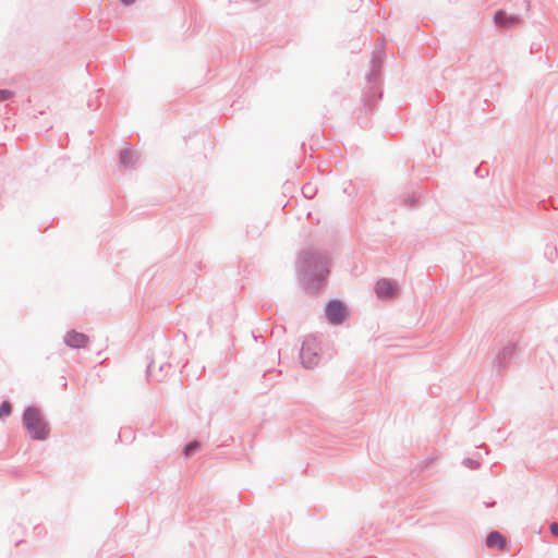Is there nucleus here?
Instances as JSON below:
<instances>
[{"label": "nucleus", "mask_w": 558, "mask_h": 558, "mask_svg": "<svg viewBox=\"0 0 558 558\" xmlns=\"http://www.w3.org/2000/svg\"><path fill=\"white\" fill-rule=\"evenodd\" d=\"M63 341L71 349H82L86 347L88 337L83 332L70 330L64 335Z\"/></svg>", "instance_id": "f8f14e48"}, {"label": "nucleus", "mask_w": 558, "mask_h": 558, "mask_svg": "<svg viewBox=\"0 0 558 558\" xmlns=\"http://www.w3.org/2000/svg\"><path fill=\"white\" fill-rule=\"evenodd\" d=\"M422 196L423 193L418 187L416 190H407L398 196V202L408 209H416L421 206Z\"/></svg>", "instance_id": "9b49d317"}, {"label": "nucleus", "mask_w": 558, "mask_h": 558, "mask_svg": "<svg viewBox=\"0 0 558 558\" xmlns=\"http://www.w3.org/2000/svg\"><path fill=\"white\" fill-rule=\"evenodd\" d=\"M474 173L476 177L484 179L488 175V169H487V167L484 166V162H482L480 166H477L474 169Z\"/></svg>", "instance_id": "aec40b11"}, {"label": "nucleus", "mask_w": 558, "mask_h": 558, "mask_svg": "<svg viewBox=\"0 0 558 558\" xmlns=\"http://www.w3.org/2000/svg\"><path fill=\"white\" fill-rule=\"evenodd\" d=\"M201 448V442L196 439L187 442L184 447H183V454L184 457L186 458H190L192 456H194Z\"/></svg>", "instance_id": "dca6fc26"}, {"label": "nucleus", "mask_w": 558, "mask_h": 558, "mask_svg": "<svg viewBox=\"0 0 558 558\" xmlns=\"http://www.w3.org/2000/svg\"><path fill=\"white\" fill-rule=\"evenodd\" d=\"M130 433L131 434V430L130 429H122L119 434V437L122 438L125 436V434Z\"/></svg>", "instance_id": "a878e982"}, {"label": "nucleus", "mask_w": 558, "mask_h": 558, "mask_svg": "<svg viewBox=\"0 0 558 558\" xmlns=\"http://www.w3.org/2000/svg\"><path fill=\"white\" fill-rule=\"evenodd\" d=\"M549 531H550V533H551L554 536H557V537H558V523H557V522H553V523L549 525Z\"/></svg>", "instance_id": "4be33fe9"}, {"label": "nucleus", "mask_w": 558, "mask_h": 558, "mask_svg": "<svg viewBox=\"0 0 558 558\" xmlns=\"http://www.w3.org/2000/svg\"><path fill=\"white\" fill-rule=\"evenodd\" d=\"M523 3L525 4V7H526V8H529V7H530V1H529V0H524V2H523Z\"/></svg>", "instance_id": "c85d7f7f"}, {"label": "nucleus", "mask_w": 558, "mask_h": 558, "mask_svg": "<svg viewBox=\"0 0 558 558\" xmlns=\"http://www.w3.org/2000/svg\"><path fill=\"white\" fill-rule=\"evenodd\" d=\"M169 368H171V364L162 362L158 365V369H156V361L151 360L147 365L146 374L149 378L161 381L167 376Z\"/></svg>", "instance_id": "ddd939ff"}, {"label": "nucleus", "mask_w": 558, "mask_h": 558, "mask_svg": "<svg viewBox=\"0 0 558 558\" xmlns=\"http://www.w3.org/2000/svg\"><path fill=\"white\" fill-rule=\"evenodd\" d=\"M462 464L470 470H477L481 466L480 462L473 458H464Z\"/></svg>", "instance_id": "6ab92c4d"}, {"label": "nucleus", "mask_w": 558, "mask_h": 558, "mask_svg": "<svg viewBox=\"0 0 558 558\" xmlns=\"http://www.w3.org/2000/svg\"><path fill=\"white\" fill-rule=\"evenodd\" d=\"M398 292V284L389 278H380L375 283V293L380 300L392 298Z\"/></svg>", "instance_id": "9d476101"}, {"label": "nucleus", "mask_w": 558, "mask_h": 558, "mask_svg": "<svg viewBox=\"0 0 558 558\" xmlns=\"http://www.w3.org/2000/svg\"><path fill=\"white\" fill-rule=\"evenodd\" d=\"M136 161L134 151L130 147H124L119 151V163L124 168H133Z\"/></svg>", "instance_id": "4468645a"}, {"label": "nucleus", "mask_w": 558, "mask_h": 558, "mask_svg": "<svg viewBox=\"0 0 558 558\" xmlns=\"http://www.w3.org/2000/svg\"><path fill=\"white\" fill-rule=\"evenodd\" d=\"M544 255L550 263H554L558 257V250L555 245L547 244L545 246Z\"/></svg>", "instance_id": "f3484780"}, {"label": "nucleus", "mask_w": 558, "mask_h": 558, "mask_svg": "<svg viewBox=\"0 0 558 558\" xmlns=\"http://www.w3.org/2000/svg\"><path fill=\"white\" fill-rule=\"evenodd\" d=\"M252 338L254 343L251 351L258 355V362H254L251 375H260L265 380L264 388L267 390L274 385L272 375L276 374V376H279L281 373L280 369L275 368V357L279 355V351L265 347L264 342L258 343V338H263V336L256 335L255 331H252Z\"/></svg>", "instance_id": "7ed1b4c3"}, {"label": "nucleus", "mask_w": 558, "mask_h": 558, "mask_svg": "<svg viewBox=\"0 0 558 558\" xmlns=\"http://www.w3.org/2000/svg\"><path fill=\"white\" fill-rule=\"evenodd\" d=\"M135 1L136 0H120V2L125 7L132 5Z\"/></svg>", "instance_id": "b1692460"}, {"label": "nucleus", "mask_w": 558, "mask_h": 558, "mask_svg": "<svg viewBox=\"0 0 558 558\" xmlns=\"http://www.w3.org/2000/svg\"><path fill=\"white\" fill-rule=\"evenodd\" d=\"M233 3H234L235 5H238V7H241V3H240L239 1H236V0H235V1L230 0V4H229L230 10H229L228 14H234V13H236V12H238L235 9H234V10H233V9H231V7H232V4H233Z\"/></svg>", "instance_id": "5701e85b"}, {"label": "nucleus", "mask_w": 558, "mask_h": 558, "mask_svg": "<svg viewBox=\"0 0 558 558\" xmlns=\"http://www.w3.org/2000/svg\"><path fill=\"white\" fill-rule=\"evenodd\" d=\"M268 226V216L266 214L252 213L246 223V236L258 239Z\"/></svg>", "instance_id": "6e6552de"}, {"label": "nucleus", "mask_w": 558, "mask_h": 558, "mask_svg": "<svg viewBox=\"0 0 558 558\" xmlns=\"http://www.w3.org/2000/svg\"><path fill=\"white\" fill-rule=\"evenodd\" d=\"M301 364L306 369H313L320 360L319 345L315 337H306L300 350Z\"/></svg>", "instance_id": "39448f33"}, {"label": "nucleus", "mask_w": 558, "mask_h": 558, "mask_svg": "<svg viewBox=\"0 0 558 558\" xmlns=\"http://www.w3.org/2000/svg\"><path fill=\"white\" fill-rule=\"evenodd\" d=\"M484 505H485L486 508H490V507H494L496 505V501L495 500L485 501Z\"/></svg>", "instance_id": "393cba45"}, {"label": "nucleus", "mask_w": 558, "mask_h": 558, "mask_svg": "<svg viewBox=\"0 0 558 558\" xmlns=\"http://www.w3.org/2000/svg\"><path fill=\"white\" fill-rule=\"evenodd\" d=\"M518 352V344L514 341H509L496 354L493 365L499 375L506 371Z\"/></svg>", "instance_id": "0eeeda50"}, {"label": "nucleus", "mask_w": 558, "mask_h": 558, "mask_svg": "<svg viewBox=\"0 0 558 558\" xmlns=\"http://www.w3.org/2000/svg\"><path fill=\"white\" fill-rule=\"evenodd\" d=\"M13 96V92L10 89H1L0 88V102L7 101Z\"/></svg>", "instance_id": "412c9836"}, {"label": "nucleus", "mask_w": 558, "mask_h": 558, "mask_svg": "<svg viewBox=\"0 0 558 558\" xmlns=\"http://www.w3.org/2000/svg\"><path fill=\"white\" fill-rule=\"evenodd\" d=\"M325 316L330 325H341L349 316L347 304L340 299H329L325 304Z\"/></svg>", "instance_id": "423d86ee"}, {"label": "nucleus", "mask_w": 558, "mask_h": 558, "mask_svg": "<svg viewBox=\"0 0 558 558\" xmlns=\"http://www.w3.org/2000/svg\"><path fill=\"white\" fill-rule=\"evenodd\" d=\"M23 427L34 440H46L50 434L49 423L36 405H27L22 413Z\"/></svg>", "instance_id": "20e7f679"}, {"label": "nucleus", "mask_w": 558, "mask_h": 558, "mask_svg": "<svg viewBox=\"0 0 558 558\" xmlns=\"http://www.w3.org/2000/svg\"><path fill=\"white\" fill-rule=\"evenodd\" d=\"M310 187H311V186H310V185H307V186H304V187L302 189V192L304 193V195H306V189H310Z\"/></svg>", "instance_id": "cd10ccee"}, {"label": "nucleus", "mask_w": 558, "mask_h": 558, "mask_svg": "<svg viewBox=\"0 0 558 558\" xmlns=\"http://www.w3.org/2000/svg\"><path fill=\"white\" fill-rule=\"evenodd\" d=\"M486 545L488 547L502 549L506 547L507 541L504 537V535L501 533H499L498 531H492L488 533V535L486 537Z\"/></svg>", "instance_id": "2eb2a0df"}, {"label": "nucleus", "mask_w": 558, "mask_h": 558, "mask_svg": "<svg viewBox=\"0 0 558 558\" xmlns=\"http://www.w3.org/2000/svg\"><path fill=\"white\" fill-rule=\"evenodd\" d=\"M493 22L497 28L511 29L522 23V17L518 14H509L504 9H498L494 12Z\"/></svg>", "instance_id": "1a4fd4ad"}, {"label": "nucleus", "mask_w": 558, "mask_h": 558, "mask_svg": "<svg viewBox=\"0 0 558 558\" xmlns=\"http://www.w3.org/2000/svg\"><path fill=\"white\" fill-rule=\"evenodd\" d=\"M343 192L347 193L348 195H351V193H352V191L350 190V186L344 187Z\"/></svg>", "instance_id": "bb28decb"}, {"label": "nucleus", "mask_w": 558, "mask_h": 558, "mask_svg": "<svg viewBox=\"0 0 558 558\" xmlns=\"http://www.w3.org/2000/svg\"><path fill=\"white\" fill-rule=\"evenodd\" d=\"M12 403L9 400H3L0 403V417L1 416H10L12 413Z\"/></svg>", "instance_id": "a211bd4d"}, {"label": "nucleus", "mask_w": 558, "mask_h": 558, "mask_svg": "<svg viewBox=\"0 0 558 558\" xmlns=\"http://www.w3.org/2000/svg\"><path fill=\"white\" fill-rule=\"evenodd\" d=\"M296 271L305 292L316 294L327 283L330 272V260L326 254L306 248L299 254Z\"/></svg>", "instance_id": "f257e3e1"}, {"label": "nucleus", "mask_w": 558, "mask_h": 558, "mask_svg": "<svg viewBox=\"0 0 558 558\" xmlns=\"http://www.w3.org/2000/svg\"><path fill=\"white\" fill-rule=\"evenodd\" d=\"M385 51L374 50L369 62V71L365 78L367 86L363 90V107L366 113H373L376 110L377 102L383 98L381 72L385 59Z\"/></svg>", "instance_id": "f03ea898"}]
</instances>
